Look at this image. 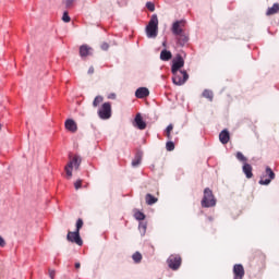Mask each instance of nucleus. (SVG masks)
<instances>
[{"mask_svg": "<svg viewBox=\"0 0 279 279\" xmlns=\"http://www.w3.org/2000/svg\"><path fill=\"white\" fill-rule=\"evenodd\" d=\"M81 165L82 157H80V155H74L73 157H70V161L65 166V173L68 175V180H71L73 178V169L77 171Z\"/></svg>", "mask_w": 279, "mask_h": 279, "instance_id": "nucleus-1", "label": "nucleus"}, {"mask_svg": "<svg viewBox=\"0 0 279 279\" xmlns=\"http://www.w3.org/2000/svg\"><path fill=\"white\" fill-rule=\"evenodd\" d=\"M147 38H156L158 36V15H153L146 26Z\"/></svg>", "mask_w": 279, "mask_h": 279, "instance_id": "nucleus-2", "label": "nucleus"}, {"mask_svg": "<svg viewBox=\"0 0 279 279\" xmlns=\"http://www.w3.org/2000/svg\"><path fill=\"white\" fill-rule=\"evenodd\" d=\"M202 206L203 208H213V206H217V199L215 198V195H213V190L208 187L204 190Z\"/></svg>", "mask_w": 279, "mask_h": 279, "instance_id": "nucleus-3", "label": "nucleus"}, {"mask_svg": "<svg viewBox=\"0 0 279 279\" xmlns=\"http://www.w3.org/2000/svg\"><path fill=\"white\" fill-rule=\"evenodd\" d=\"M98 117L102 119V121H107L112 117V105L110 102H104L98 109Z\"/></svg>", "mask_w": 279, "mask_h": 279, "instance_id": "nucleus-4", "label": "nucleus"}, {"mask_svg": "<svg viewBox=\"0 0 279 279\" xmlns=\"http://www.w3.org/2000/svg\"><path fill=\"white\" fill-rule=\"evenodd\" d=\"M172 82L175 86H182L186 84L189 80V73L186 71L172 72Z\"/></svg>", "mask_w": 279, "mask_h": 279, "instance_id": "nucleus-5", "label": "nucleus"}, {"mask_svg": "<svg viewBox=\"0 0 279 279\" xmlns=\"http://www.w3.org/2000/svg\"><path fill=\"white\" fill-rule=\"evenodd\" d=\"M180 265H182V257L180 255H171L168 258V266L170 269H173L174 271L180 269Z\"/></svg>", "mask_w": 279, "mask_h": 279, "instance_id": "nucleus-6", "label": "nucleus"}, {"mask_svg": "<svg viewBox=\"0 0 279 279\" xmlns=\"http://www.w3.org/2000/svg\"><path fill=\"white\" fill-rule=\"evenodd\" d=\"M68 241H70V243H76V245H83L84 242L82 241V238L80 236V231H74L68 232V236H66Z\"/></svg>", "mask_w": 279, "mask_h": 279, "instance_id": "nucleus-7", "label": "nucleus"}, {"mask_svg": "<svg viewBox=\"0 0 279 279\" xmlns=\"http://www.w3.org/2000/svg\"><path fill=\"white\" fill-rule=\"evenodd\" d=\"M184 66V59L182 56H177V58L172 61V73L181 72L180 69Z\"/></svg>", "mask_w": 279, "mask_h": 279, "instance_id": "nucleus-8", "label": "nucleus"}, {"mask_svg": "<svg viewBox=\"0 0 279 279\" xmlns=\"http://www.w3.org/2000/svg\"><path fill=\"white\" fill-rule=\"evenodd\" d=\"M266 175H268V179H265V175H263L259 180V184L267 185L270 184L274 178H276V173H274V170L271 168H266Z\"/></svg>", "mask_w": 279, "mask_h": 279, "instance_id": "nucleus-9", "label": "nucleus"}, {"mask_svg": "<svg viewBox=\"0 0 279 279\" xmlns=\"http://www.w3.org/2000/svg\"><path fill=\"white\" fill-rule=\"evenodd\" d=\"M233 279H243L245 276V268H243V265L235 264L233 266Z\"/></svg>", "mask_w": 279, "mask_h": 279, "instance_id": "nucleus-10", "label": "nucleus"}, {"mask_svg": "<svg viewBox=\"0 0 279 279\" xmlns=\"http://www.w3.org/2000/svg\"><path fill=\"white\" fill-rule=\"evenodd\" d=\"M184 32V21H177L172 24V34L178 36Z\"/></svg>", "mask_w": 279, "mask_h": 279, "instance_id": "nucleus-11", "label": "nucleus"}, {"mask_svg": "<svg viewBox=\"0 0 279 279\" xmlns=\"http://www.w3.org/2000/svg\"><path fill=\"white\" fill-rule=\"evenodd\" d=\"M135 97L137 99H145V97H149V89L147 87H140L135 92Z\"/></svg>", "mask_w": 279, "mask_h": 279, "instance_id": "nucleus-12", "label": "nucleus"}, {"mask_svg": "<svg viewBox=\"0 0 279 279\" xmlns=\"http://www.w3.org/2000/svg\"><path fill=\"white\" fill-rule=\"evenodd\" d=\"M65 129L75 134V132H77V123H75L73 119H69L65 121Z\"/></svg>", "mask_w": 279, "mask_h": 279, "instance_id": "nucleus-13", "label": "nucleus"}, {"mask_svg": "<svg viewBox=\"0 0 279 279\" xmlns=\"http://www.w3.org/2000/svg\"><path fill=\"white\" fill-rule=\"evenodd\" d=\"M135 126L138 130H145V128H147V123L143 121V117L141 116V113H137L135 117Z\"/></svg>", "mask_w": 279, "mask_h": 279, "instance_id": "nucleus-14", "label": "nucleus"}, {"mask_svg": "<svg viewBox=\"0 0 279 279\" xmlns=\"http://www.w3.org/2000/svg\"><path fill=\"white\" fill-rule=\"evenodd\" d=\"M219 141L220 143H222V145H228V143L230 142V133L228 132V130H223L219 134Z\"/></svg>", "mask_w": 279, "mask_h": 279, "instance_id": "nucleus-15", "label": "nucleus"}, {"mask_svg": "<svg viewBox=\"0 0 279 279\" xmlns=\"http://www.w3.org/2000/svg\"><path fill=\"white\" fill-rule=\"evenodd\" d=\"M92 51H93V48L88 47L87 45H83L80 47L81 58H86L87 56H90Z\"/></svg>", "mask_w": 279, "mask_h": 279, "instance_id": "nucleus-16", "label": "nucleus"}, {"mask_svg": "<svg viewBox=\"0 0 279 279\" xmlns=\"http://www.w3.org/2000/svg\"><path fill=\"white\" fill-rule=\"evenodd\" d=\"M177 40L181 47H184V45H186V43H189V36L186 35V33L183 32V33L177 35Z\"/></svg>", "mask_w": 279, "mask_h": 279, "instance_id": "nucleus-17", "label": "nucleus"}, {"mask_svg": "<svg viewBox=\"0 0 279 279\" xmlns=\"http://www.w3.org/2000/svg\"><path fill=\"white\" fill-rule=\"evenodd\" d=\"M242 170H243V173L245 174V177H246L247 179H251V178L254 177V173H252V166H251L250 163L245 162V163L243 165Z\"/></svg>", "mask_w": 279, "mask_h": 279, "instance_id": "nucleus-18", "label": "nucleus"}, {"mask_svg": "<svg viewBox=\"0 0 279 279\" xmlns=\"http://www.w3.org/2000/svg\"><path fill=\"white\" fill-rule=\"evenodd\" d=\"M171 58H173V54H171V51L162 50L160 52V60H162L163 62H169V60H171Z\"/></svg>", "mask_w": 279, "mask_h": 279, "instance_id": "nucleus-19", "label": "nucleus"}, {"mask_svg": "<svg viewBox=\"0 0 279 279\" xmlns=\"http://www.w3.org/2000/svg\"><path fill=\"white\" fill-rule=\"evenodd\" d=\"M278 12H279V4L275 3L271 8H268L266 14L267 16H271L274 14H278Z\"/></svg>", "mask_w": 279, "mask_h": 279, "instance_id": "nucleus-20", "label": "nucleus"}, {"mask_svg": "<svg viewBox=\"0 0 279 279\" xmlns=\"http://www.w3.org/2000/svg\"><path fill=\"white\" fill-rule=\"evenodd\" d=\"M145 199H146V204H148V206H151V205L156 204V202H158V198L151 194H147Z\"/></svg>", "mask_w": 279, "mask_h": 279, "instance_id": "nucleus-21", "label": "nucleus"}, {"mask_svg": "<svg viewBox=\"0 0 279 279\" xmlns=\"http://www.w3.org/2000/svg\"><path fill=\"white\" fill-rule=\"evenodd\" d=\"M142 160H143V155L137 154L132 161V167H138V165H141Z\"/></svg>", "mask_w": 279, "mask_h": 279, "instance_id": "nucleus-22", "label": "nucleus"}, {"mask_svg": "<svg viewBox=\"0 0 279 279\" xmlns=\"http://www.w3.org/2000/svg\"><path fill=\"white\" fill-rule=\"evenodd\" d=\"M100 104H104V96H96L93 101V108H98Z\"/></svg>", "mask_w": 279, "mask_h": 279, "instance_id": "nucleus-23", "label": "nucleus"}, {"mask_svg": "<svg viewBox=\"0 0 279 279\" xmlns=\"http://www.w3.org/2000/svg\"><path fill=\"white\" fill-rule=\"evenodd\" d=\"M138 230L142 236H145V232H147V222H140Z\"/></svg>", "mask_w": 279, "mask_h": 279, "instance_id": "nucleus-24", "label": "nucleus"}, {"mask_svg": "<svg viewBox=\"0 0 279 279\" xmlns=\"http://www.w3.org/2000/svg\"><path fill=\"white\" fill-rule=\"evenodd\" d=\"M134 263H141L143 260V255L140 252H136L132 255Z\"/></svg>", "mask_w": 279, "mask_h": 279, "instance_id": "nucleus-25", "label": "nucleus"}, {"mask_svg": "<svg viewBox=\"0 0 279 279\" xmlns=\"http://www.w3.org/2000/svg\"><path fill=\"white\" fill-rule=\"evenodd\" d=\"M203 97H205V99H209V101H213V90L205 89L203 92Z\"/></svg>", "mask_w": 279, "mask_h": 279, "instance_id": "nucleus-26", "label": "nucleus"}, {"mask_svg": "<svg viewBox=\"0 0 279 279\" xmlns=\"http://www.w3.org/2000/svg\"><path fill=\"white\" fill-rule=\"evenodd\" d=\"M235 156L238 160H240V162H244V163L247 162V158L243 155V153L238 151Z\"/></svg>", "mask_w": 279, "mask_h": 279, "instance_id": "nucleus-27", "label": "nucleus"}, {"mask_svg": "<svg viewBox=\"0 0 279 279\" xmlns=\"http://www.w3.org/2000/svg\"><path fill=\"white\" fill-rule=\"evenodd\" d=\"M134 217L137 221H143L145 219V214H143L142 211H136L134 214Z\"/></svg>", "mask_w": 279, "mask_h": 279, "instance_id": "nucleus-28", "label": "nucleus"}, {"mask_svg": "<svg viewBox=\"0 0 279 279\" xmlns=\"http://www.w3.org/2000/svg\"><path fill=\"white\" fill-rule=\"evenodd\" d=\"M171 132H173V124H169L166 129L167 138H171Z\"/></svg>", "mask_w": 279, "mask_h": 279, "instance_id": "nucleus-29", "label": "nucleus"}, {"mask_svg": "<svg viewBox=\"0 0 279 279\" xmlns=\"http://www.w3.org/2000/svg\"><path fill=\"white\" fill-rule=\"evenodd\" d=\"M166 149L167 151H173V149H175V144H173V142H167Z\"/></svg>", "mask_w": 279, "mask_h": 279, "instance_id": "nucleus-30", "label": "nucleus"}, {"mask_svg": "<svg viewBox=\"0 0 279 279\" xmlns=\"http://www.w3.org/2000/svg\"><path fill=\"white\" fill-rule=\"evenodd\" d=\"M62 22L63 23H71V16H69L68 12H64L62 15Z\"/></svg>", "mask_w": 279, "mask_h": 279, "instance_id": "nucleus-31", "label": "nucleus"}, {"mask_svg": "<svg viewBox=\"0 0 279 279\" xmlns=\"http://www.w3.org/2000/svg\"><path fill=\"white\" fill-rule=\"evenodd\" d=\"M75 191H80L82 189V179H78L74 182Z\"/></svg>", "mask_w": 279, "mask_h": 279, "instance_id": "nucleus-32", "label": "nucleus"}, {"mask_svg": "<svg viewBox=\"0 0 279 279\" xmlns=\"http://www.w3.org/2000/svg\"><path fill=\"white\" fill-rule=\"evenodd\" d=\"M82 226H84V221L82 219H78L76 221V232H80V230H82Z\"/></svg>", "mask_w": 279, "mask_h": 279, "instance_id": "nucleus-33", "label": "nucleus"}, {"mask_svg": "<svg viewBox=\"0 0 279 279\" xmlns=\"http://www.w3.org/2000/svg\"><path fill=\"white\" fill-rule=\"evenodd\" d=\"M146 8L149 10V12H154V10H156V5H154L153 2H147Z\"/></svg>", "mask_w": 279, "mask_h": 279, "instance_id": "nucleus-34", "label": "nucleus"}, {"mask_svg": "<svg viewBox=\"0 0 279 279\" xmlns=\"http://www.w3.org/2000/svg\"><path fill=\"white\" fill-rule=\"evenodd\" d=\"M74 1L75 0H63V3H64L65 7L71 8V5H73Z\"/></svg>", "mask_w": 279, "mask_h": 279, "instance_id": "nucleus-35", "label": "nucleus"}, {"mask_svg": "<svg viewBox=\"0 0 279 279\" xmlns=\"http://www.w3.org/2000/svg\"><path fill=\"white\" fill-rule=\"evenodd\" d=\"M48 274H49V278H50V279H56V270L49 269V270H48Z\"/></svg>", "mask_w": 279, "mask_h": 279, "instance_id": "nucleus-36", "label": "nucleus"}, {"mask_svg": "<svg viewBox=\"0 0 279 279\" xmlns=\"http://www.w3.org/2000/svg\"><path fill=\"white\" fill-rule=\"evenodd\" d=\"M0 247H5V240L0 235Z\"/></svg>", "mask_w": 279, "mask_h": 279, "instance_id": "nucleus-37", "label": "nucleus"}, {"mask_svg": "<svg viewBox=\"0 0 279 279\" xmlns=\"http://www.w3.org/2000/svg\"><path fill=\"white\" fill-rule=\"evenodd\" d=\"M108 44L107 43H105V44H102L101 45V49H102V51H108Z\"/></svg>", "mask_w": 279, "mask_h": 279, "instance_id": "nucleus-38", "label": "nucleus"}, {"mask_svg": "<svg viewBox=\"0 0 279 279\" xmlns=\"http://www.w3.org/2000/svg\"><path fill=\"white\" fill-rule=\"evenodd\" d=\"M93 73H95V68L90 66V68L88 69V74H89V75H93Z\"/></svg>", "mask_w": 279, "mask_h": 279, "instance_id": "nucleus-39", "label": "nucleus"}, {"mask_svg": "<svg viewBox=\"0 0 279 279\" xmlns=\"http://www.w3.org/2000/svg\"><path fill=\"white\" fill-rule=\"evenodd\" d=\"M109 99H116L117 98V95H114V94H111V95H109V97H108Z\"/></svg>", "mask_w": 279, "mask_h": 279, "instance_id": "nucleus-40", "label": "nucleus"}, {"mask_svg": "<svg viewBox=\"0 0 279 279\" xmlns=\"http://www.w3.org/2000/svg\"><path fill=\"white\" fill-rule=\"evenodd\" d=\"M80 267H81L80 263H76V264H75V268H76V269H80Z\"/></svg>", "mask_w": 279, "mask_h": 279, "instance_id": "nucleus-41", "label": "nucleus"}, {"mask_svg": "<svg viewBox=\"0 0 279 279\" xmlns=\"http://www.w3.org/2000/svg\"><path fill=\"white\" fill-rule=\"evenodd\" d=\"M1 128H2V126H1V124H0V130H1Z\"/></svg>", "mask_w": 279, "mask_h": 279, "instance_id": "nucleus-42", "label": "nucleus"}]
</instances>
